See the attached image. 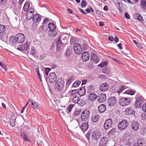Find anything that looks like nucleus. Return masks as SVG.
<instances>
[{"mask_svg": "<svg viewBox=\"0 0 146 146\" xmlns=\"http://www.w3.org/2000/svg\"><path fill=\"white\" fill-rule=\"evenodd\" d=\"M25 39V36L22 33H18L16 35L15 37L11 36L10 38V41L12 43H23Z\"/></svg>", "mask_w": 146, "mask_h": 146, "instance_id": "obj_1", "label": "nucleus"}, {"mask_svg": "<svg viewBox=\"0 0 146 146\" xmlns=\"http://www.w3.org/2000/svg\"><path fill=\"white\" fill-rule=\"evenodd\" d=\"M64 85L63 80L61 78L58 79L56 84V90L58 91H61L64 88Z\"/></svg>", "mask_w": 146, "mask_h": 146, "instance_id": "obj_2", "label": "nucleus"}, {"mask_svg": "<svg viewBox=\"0 0 146 146\" xmlns=\"http://www.w3.org/2000/svg\"><path fill=\"white\" fill-rule=\"evenodd\" d=\"M134 106L136 108H140L141 107L142 104L145 102V100L142 96H139L137 97Z\"/></svg>", "mask_w": 146, "mask_h": 146, "instance_id": "obj_3", "label": "nucleus"}, {"mask_svg": "<svg viewBox=\"0 0 146 146\" xmlns=\"http://www.w3.org/2000/svg\"><path fill=\"white\" fill-rule=\"evenodd\" d=\"M131 102L129 98H121L119 101V104L121 106H126L129 105Z\"/></svg>", "mask_w": 146, "mask_h": 146, "instance_id": "obj_4", "label": "nucleus"}, {"mask_svg": "<svg viewBox=\"0 0 146 146\" xmlns=\"http://www.w3.org/2000/svg\"><path fill=\"white\" fill-rule=\"evenodd\" d=\"M30 45V42H27L24 44L19 45L17 49L20 51H23L25 50H27L29 49Z\"/></svg>", "mask_w": 146, "mask_h": 146, "instance_id": "obj_5", "label": "nucleus"}, {"mask_svg": "<svg viewBox=\"0 0 146 146\" xmlns=\"http://www.w3.org/2000/svg\"><path fill=\"white\" fill-rule=\"evenodd\" d=\"M90 114L89 111L88 110L84 111L81 113V119L82 121H86L89 117Z\"/></svg>", "mask_w": 146, "mask_h": 146, "instance_id": "obj_6", "label": "nucleus"}, {"mask_svg": "<svg viewBox=\"0 0 146 146\" xmlns=\"http://www.w3.org/2000/svg\"><path fill=\"white\" fill-rule=\"evenodd\" d=\"M128 122L125 120H122L120 122L118 125V127L119 129L120 130H124L127 127Z\"/></svg>", "mask_w": 146, "mask_h": 146, "instance_id": "obj_7", "label": "nucleus"}, {"mask_svg": "<svg viewBox=\"0 0 146 146\" xmlns=\"http://www.w3.org/2000/svg\"><path fill=\"white\" fill-rule=\"evenodd\" d=\"M74 50L77 54H80L82 52V48L81 45L79 43L75 44L74 46Z\"/></svg>", "mask_w": 146, "mask_h": 146, "instance_id": "obj_8", "label": "nucleus"}, {"mask_svg": "<svg viewBox=\"0 0 146 146\" xmlns=\"http://www.w3.org/2000/svg\"><path fill=\"white\" fill-rule=\"evenodd\" d=\"M117 102V100L115 97H111L109 98L108 100V105L110 107H112L115 105Z\"/></svg>", "mask_w": 146, "mask_h": 146, "instance_id": "obj_9", "label": "nucleus"}, {"mask_svg": "<svg viewBox=\"0 0 146 146\" xmlns=\"http://www.w3.org/2000/svg\"><path fill=\"white\" fill-rule=\"evenodd\" d=\"M101 135V133L100 131L96 130L92 133V138L94 140H97L99 139Z\"/></svg>", "mask_w": 146, "mask_h": 146, "instance_id": "obj_10", "label": "nucleus"}, {"mask_svg": "<svg viewBox=\"0 0 146 146\" xmlns=\"http://www.w3.org/2000/svg\"><path fill=\"white\" fill-rule=\"evenodd\" d=\"M34 13V9L32 8H30L28 10L26 15V17L28 20H30L33 17Z\"/></svg>", "mask_w": 146, "mask_h": 146, "instance_id": "obj_11", "label": "nucleus"}, {"mask_svg": "<svg viewBox=\"0 0 146 146\" xmlns=\"http://www.w3.org/2000/svg\"><path fill=\"white\" fill-rule=\"evenodd\" d=\"M113 123L112 119H107L104 125V128L105 129H108L111 127Z\"/></svg>", "mask_w": 146, "mask_h": 146, "instance_id": "obj_12", "label": "nucleus"}, {"mask_svg": "<svg viewBox=\"0 0 146 146\" xmlns=\"http://www.w3.org/2000/svg\"><path fill=\"white\" fill-rule=\"evenodd\" d=\"M56 80V76L54 72H52L50 74L48 78V81L51 83H54Z\"/></svg>", "mask_w": 146, "mask_h": 146, "instance_id": "obj_13", "label": "nucleus"}, {"mask_svg": "<svg viewBox=\"0 0 146 146\" xmlns=\"http://www.w3.org/2000/svg\"><path fill=\"white\" fill-rule=\"evenodd\" d=\"M125 113L126 115H134L135 112L133 109L131 107L126 108L125 110Z\"/></svg>", "mask_w": 146, "mask_h": 146, "instance_id": "obj_14", "label": "nucleus"}, {"mask_svg": "<svg viewBox=\"0 0 146 146\" xmlns=\"http://www.w3.org/2000/svg\"><path fill=\"white\" fill-rule=\"evenodd\" d=\"M108 141V139L107 137H103L100 140L99 146H106Z\"/></svg>", "mask_w": 146, "mask_h": 146, "instance_id": "obj_15", "label": "nucleus"}, {"mask_svg": "<svg viewBox=\"0 0 146 146\" xmlns=\"http://www.w3.org/2000/svg\"><path fill=\"white\" fill-rule=\"evenodd\" d=\"M106 98V95L104 93H101L98 97V101L100 103H102L105 101Z\"/></svg>", "mask_w": 146, "mask_h": 146, "instance_id": "obj_16", "label": "nucleus"}, {"mask_svg": "<svg viewBox=\"0 0 146 146\" xmlns=\"http://www.w3.org/2000/svg\"><path fill=\"white\" fill-rule=\"evenodd\" d=\"M131 127L133 131H136L139 128V124L137 121H133L131 123Z\"/></svg>", "mask_w": 146, "mask_h": 146, "instance_id": "obj_17", "label": "nucleus"}, {"mask_svg": "<svg viewBox=\"0 0 146 146\" xmlns=\"http://www.w3.org/2000/svg\"><path fill=\"white\" fill-rule=\"evenodd\" d=\"M41 19V16L38 14H34L32 19L33 22L35 23L39 22Z\"/></svg>", "mask_w": 146, "mask_h": 146, "instance_id": "obj_18", "label": "nucleus"}, {"mask_svg": "<svg viewBox=\"0 0 146 146\" xmlns=\"http://www.w3.org/2000/svg\"><path fill=\"white\" fill-rule=\"evenodd\" d=\"M108 85L106 83L102 84L100 86V89L102 92H105L107 91L108 89Z\"/></svg>", "mask_w": 146, "mask_h": 146, "instance_id": "obj_19", "label": "nucleus"}, {"mask_svg": "<svg viewBox=\"0 0 146 146\" xmlns=\"http://www.w3.org/2000/svg\"><path fill=\"white\" fill-rule=\"evenodd\" d=\"M90 54L88 52H84L82 55V58L84 61L88 60L90 58Z\"/></svg>", "mask_w": 146, "mask_h": 146, "instance_id": "obj_20", "label": "nucleus"}, {"mask_svg": "<svg viewBox=\"0 0 146 146\" xmlns=\"http://www.w3.org/2000/svg\"><path fill=\"white\" fill-rule=\"evenodd\" d=\"M91 60L92 62L96 63H98L99 61V59L98 57L94 54H91Z\"/></svg>", "mask_w": 146, "mask_h": 146, "instance_id": "obj_21", "label": "nucleus"}, {"mask_svg": "<svg viewBox=\"0 0 146 146\" xmlns=\"http://www.w3.org/2000/svg\"><path fill=\"white\" fill-rule=\"evenodd\" d=\"M29 101L31 102L32 105V107L33 109H37L38 106V103L33 100L29 99Z\"/></svg>", "mask_w": 146, "mask_h": 146, "instance_id": "obj_22", "label": "nucleus"}, {"mask_svg": "<svg viewBox=\"0 0 146 146\" xmlns=\"http://www.w3.org/2000/svg\"><path fill=\"white\" fill-rule=\"evenodd\" d=\"M88 127V123L87 122H83L81 125L80 127L83 131H86Z\"/></svg>", "mask_w": 146, "mask_h": 146, "instance_id": "obj_23", "label": "nucleus"}, {"mask_svg": "<svg viewBox=\"0 0 146 146\" xmlns=\"http://www.w3.org/2000/svg\"><path fill=\"white\" fill-rule=\"evenodd\" d=\"M97 95L94 93H92L90 94L88 96V99L91 101H94L97 98Z\"/></svg>", "mask_w": 146, "mask_h": 146, "instance_id": "obj_24", "label": "nucleus"}, {"mask_svg": "<svg viewBox=\"0 0 146 146\" xmlns=\"http://www.w3.org/2000/svg\"><path fill=\"white\" fill-rule=\"evenodd\" d=\"M20 135L21 137L26 141L30 142L31 140L29 139L25 133L21 132L20 133Z\"/></svg>", "mask_w": 146, "mask_h": 146, "instance_id": "obj_25", "label": "nucleus"}, {"mask_svg": "<svg viewBox=\"0 0 146 146\" xmlns=\"http://www.w3.org/2000/svg\"><path fill=\"white\" fill-rule=\"evenodd\" d=\"M133 17L135 19L138 20L141 22L143 21V19L142 16L139 14H135L133 15Z\"/></svg>", "mask_w": 146, "mask_h": 146, "instance_id": "obj_26", "label": "nucleus"}, {"mask_svg": "<svg viewBox=\"0 0 146 146\" xmlns=\"http://www.w3.org/2000/svg\"><path fill=\"white\" fill-rule=\"evenodd\" d=\"M57 34V32L55 29L53 30H49L48 32V34L49 36L52 37L56 36Z\"/></svg>", "mask_w": 146, "mask_h": 146, "instance_id": "obj_27", "label": "nucleus"}, {"mask_svg": "<svg viewBox=\"0 0 146 146\" xmlns=\"http://www.w3.org/2000/svg\"><path fill=\"white\" fill-rule=\"evenodd\" d=\"M78 94L80 96H83L85 94L86 90L85 88L84 87H82L78 91Z\"/></svg>", "mask_w": 146, "mask_h": 146, "instance_id": "obj_28", "label": "nucleus"}, {"mask_svg": "<svg viewBox=\"0 0 146 146\" xmlns=\"http://www.w3.org/2000/svg\"><path fill=\"white\" fill-rule=\"evenodd\" d=\"M98 110L100 112H104L106 110L105 106L104 104L101 105L98 107Z\"/></svg>", "mask_w": 146, "mask_h": 146, "instance_id": "obj_29", "label": "nucleus"}, {"mask_svg": "<svg viewBox=\"0 0 146 146\" xmlns=\"http://www.w3.org/2000/svg\"><path fill=\"white\" fill-rule=\"evenodd\" d=\"M135 92L131 90H128L125 91L123 94H128L130 95H133L135 93Z\"/></svg>", "mask_w": 146, "mask_h": 146, "instance_id": "obj_30", "label": "nucleus"}, {"mask_svg": "<svg viewBox=\"0 0 146 146\" xmlns=\"http://www.w3.org/2000/svg\"><path fill=\"white\" fill-rule=\"evenodd\" d=\"M99 116L97 115H93L91 117L92 121L93 122H97L99 120Z\"/></svg>", "mask_w": 146, "mask_h": 146, "instance_id": "obj_31", "label": "nucleus"}, {"mask_svg": "<svg viewBox=\"0 0 146 146\" xmlns=\"http://www.w3.org/2000/svg\"><path fill=\"white\" fill-rule=\"evenodd\" d=\"M87 92L89 93L93 92L94 91V87L92 85H89L87 88Z\"/></svg>", "mask_w": 146, "mask_h": 146, "instance_id": "obj_32", "label": "nucleus"}, {"mask_svg": "<svg viewBox=\"0 0 146 146\" xmlns=\"http://www.w3.org/2000/svg\"><path fill=\"white\" fill-rule=\"evenodd\" d=\"M125 89V86H122L119 87L117 92L119 94L121 93Z\"/></svg>", "mask_w": 146, "mask_h": 146, "instance_id": "obj_33", "label": "nucleus"}, {"mask_svg": "<svg viewBox=\"0 0 146 146\" xmlns=\"http://www.w3.org/2000/svg\"><path fill=\"white\" fill-rule=\"evenodd\" d=\"M48 27L49 29V30H53L55 29L56 26L53 23H52L49 24Z\"/></svg>", "mask_w": 146, "mask_h": 146, "instance_id": "obj_34", "label": "nucleus"}, {"mask_svg": "<svg viewBox=\"0 0 146 146\" xmlns=\"http://www.w3.org/2000/svg\"><path fill=\"white\" fill-rule=\"evenodd\" d=\"M141 6L143 10L145 9L146 7V0H141Z\"/></svg>", "mask_w": 146, "mask_h": 146, "instance_id": "obj_35", "label": "nucleus"}, {"mask_svg": "<svg viewBox=\"0 0 146 146\" xmlns=\"http://www.w3.org/2000/svg\"><path fill=\"white\" fill-rule=\"evenodd\" d=\"M79 96H78L77 95H75L73 96L72 101V102L74 103H77L78 102L79 100Z\"/></svg>", "mask_w": 146, "mask_h": 146, "instance_id": "obj_36", "label": "nucleus"}, {"mask_svg": "<svg viewBox=\"0 0 146 146\" xmlns=\"http://www.w3.org/2000/svg\"><path fill=\"white\" fill-rule=\"evenodd\" d=\"M29 7L30 5L29 3L28 2H25L23 7L24 10L25 11H27L29 9Z\"/></svg>", "mask_w": 146, "mask_h": 146, "instance_id": "obj_37", "label": "nucleus"}, {"mask_svg": "<svg viewBox=\"0 0 146 146\" xmlns=\"http://www.w3.org/2000/svg\"><path fill=\"white\" fill-rule=\"evenodd\" d=\"M68 37V36L67 35L64 34L61 35L59 38H60L61 40H66L67 39Z\"/></svg>", "mask_w": 146, "mask_h": 146, "instance_id": "obj_38", "label": "nucleus"}, {"mask_svg": "<svg viewBox=\"0 0 146 146\" xmlns=\"http://www.w3.org/2000/svg\"><path fill=\"white\" fill-rule=\"evenodd\" d=\"M77 103L80 106H83L85 104V102L82 100L79 99Z\"/></svg>", "mask_w": 146, "mask_h": 146, "instance_id": "obj_39", "label": "nucleus"}, {"mask_svg": "<svg viewBox=\"0 0 146 146\" xmlns=\"http://www.w3.org/2000/svg\"><path fill=\"white\" fill-rule=\"evenodd\" d=\"M35 71L37 74L38 76V78L39 80L41 82H42V79L41 77V76L40 75V74L39 72V69L38 68H37L35 69Z\"/></svg>", "mask_w": 146, "mask_h": 146, "instance_id": "obj_40", "label": "nucleus"}, {"mask_svg": "<svg viewBox=\"0 0 146 146\" xmlns=\"http://www.w3.org/2000/svg\"><path fill=\"white\" fill-rule=\"evenodd\" d=\"M81 82L80 81H77L75 82L72 84V86L74 88L78 87L81 84Z\"/></svg>", "mask_w": 146, "mask_h": 146, "instance_id": "obj_41", "label": "nucleus"}, {"mask_svg": "<svg viewBox=\"0 0 146 146\" xmlns=\"http://www.w3.org/2000/svg\"><path fill=\"white\" fill-rule=\"evenodd\" d=\"M108 64V62H107L104 61L101 64H99L98 66L101 68H103L107 66Z\"/></svg>", "mask_w": 146, "mask_h": 146, "instance_id": "obj_42", "label": "nucleus"}, {"mask_svg": "<svg viewBox=\"0 0 146 146\" xmlns=\"http://www.w3.org/2000/svg\"><path fill=\"white\" fill-rule=\"evenodd\" d=\"M5 30V26L0 25V34L2 33Z\"/></svg>", "mask_w": 146, "mask_h": 146, "instance_id": "obj_43", "label": "nucleus"}, {"mask_svg": "<svg viewBox=\"0 0 146 146\" xmlns=\"http://www.w3.org/2000/svg\"><path fill=\"white\" fill-rule=\"evenodd\" d=\"M76 41V38L75 37L72 36L70 40V43L71 44L74 43Z\"/></svg>", "mask_w": 146, "mask_h": 146, "instance_id": "obj_44", "label": "nucleus"}, {"mask_svg": "<svg viewBox=\"0 0 146 146\" xmlns=\"http://www.w3.org/2000/svg\"><path fill=\"white\" fill-rule=\"evenodd\" d=\"M35 52V48L33 46H31V49L30 51V54L33 55L34 54V53Z\"/></svg>", "mask_w": 146, "mask_h": 146, "instance_id": "obj_45", "label": "nucleus"}, {"mask_svg": "<svg viewBox=\"0 0 146 146\" xmlns=\"http://www.w3.org/2000/svg\"><path fill=\"white\" fill-rule=\"evenodd\" d=\"M56 49L57 50L59 49L61 45V43L60 40H58L56 42Z\"/></svg>", "mask_w": 146, "mask_h": 146, "instance_id": "obj_46", "label": "nucleus"}, {"mask_svg": "<svg viewBox=\"0 0 146 146\" xmlns=\"http://www.w3.org/2000/svg\"><path fill=\"white\" fill-rule=\"evenodd\" d=\"M87 3H86V1L84 0H82L81 3V6L82 8L85 7L87 6Z\"/></svg>", "mask_w": 146, "mask_h": 146, "instance_id": "obj_47", "label": "nucleus"}, {"mask_svg": "<svg viewBox=\"0 0 146 146\" xmlns=\"http://www.w3.org/2000/svg\"><path fill=\"white\" fill-rule=\"evenodd\" d=\"M78 92V90H72L70 92V94L71 95H74L77 94Z\"/></svg>", "mask_w": 146, "mask_h": 146, "instance_id": "obj_48", "label": "nucleus"}, {"mask_svg": "<svg viewBox=\"0 0 146 146\" xmlns=\"http://www.w3.org/2000/svg\"><path fill=\"white\" fill-rule=\"evenodd\" d=\"M72 81L73 80L71 78H69L68 80H67L66 82V85L69 86L71 84Z\"/></svg>", "mask_w": 146, "mask_h": 146, "instance_id": "obj_49", "label": "nucleus"}, {"mask_svg": "<svg viewBox=\"0 0 146 146\" xmlns=\"http://www.w3.org/2000/svg\"><path fill=\"white\" fill-rule=\"evenodd\" d=\"M81 112V110L80 109H76L74 112V114L75 115H77L79 114Z\"/></svg>", "mask_w": 146, "mask_h": 146, "instance_id": "obj_50", "label": "nucleus"}, {"mask_svg": "<svg viewBox=\"0 0 146 146\" xmlns=\"http://www.w3.org/2000/svg\"><path fill=\"white\" fill-rule=\"evenodd\" d=\"M141 133L143 135L146 134V128L145 127L142 128L141 130Z\"/></svg>", "mask_w": 146, "mask_h": 146, "instance_id": "obj_51", "label": "nucleus"}, {"mask_svg": "<svg viewBox=\"0 0 146 146\" xmlns=\"http://www.w3.org/2000/svg\"><path fill=\"white\" fill-rule=\"evenodd\" d=\"M50 69L49 68H45V72L46 75H48L49 72L50 70Z\"/></svg>", "mask_w": 146, "mask_h": 146, "instance_id": "obj_52", "label": "nucleus"}, {"mask_svg": "<svg viewBox=\"0 0 146 146\" xmlns=\"http://www.w3.org/2000/svg\"><path fill=\"white\" fill-rule=\"evenodd\" d=\"M7 0H0V5H4L6 2Z\"/></svg>", "mask_w": 146, "mask_h": 146, "instance_id": "obj_53", "label": "nucleus"}, {"mask_svg": "<svg viewBox=\"0 0 146 146\" xmlns=\"http://www.w3.org/2000/svg\"><path fill=\"white\" fill-rule=\"evenodd\" d=\"M74 105H70L68 108V110L69 112H70L71 111L72 109L74 107Z\"/></svg>", "mask_w": 146, "mask_h": 146, "instance_id": "obj_54", "label": "nucleus"}, {"mask_svg": "<svg viewBox=\"0 0 146 146\" xmlns=\"http://www.w3.org/2000/svg\"><path fill=\"white\" fill-rule=\"evenodd\" d=\"M143 144V141H141L140 139H139L137 140V144L139 145H142Z\"/></svg>", "mask_w": 146, "mask_h": 146, "instance_id": "obj_55", "label": "nucleus"}, {"mask_svg": "<svg viewBox=\"0 0 146 146\" xmlns=\"http://www.w3.org/2000/svg\"><path fill=\"white\" fill-rule=\"evenodd\" d=\"M96 13L100 16L103 15V13L101 11L97 10L96 11Z\"/></svg>", "mask_w": 146, "mask_h": 146, "instance_id": "obj_56", "label": "nucleus"}, {"mask_svg": "<svg viewBox=\"0 0 146 146\" xmlns=\"http://www.w3.org/2000/svg\"><path fill=\"white\" fill-rule=\"evenodd\" d=\"M124 15L125 17L127 19H129L130 18L129 15L127 13H125Z\"/></svg>", "mask_w": 146, "mask_h": 146, "instance_id": "obj_57", "label": "nucleus"}, {"mask_svg": "<svg viewBox=\"0 0 146 146\" xmlns=\"http://www.w3.org/2000/svg\"><path fill=\"white\" fill-rule=\"evenodd\" d=\"M142 109L144 111L146 112V104L143 105L142 107Z\"/></svg>", "mask_w": 146, "mask_h": 146, "instance_id": "obj_58", "label": "nucleus"}, {"mask_svg": "<svg viewBox=\"0 0 146 146\" xmlns=\"http://www.w3.org/2000/svg\"><path fill=\"white\" fill-rule=\"evenodd\" d=\"M79 11L84 15H86L87 13L83 9L79 8Z\"/></svg>", "mask_w": 146, "mask_h": 146, "instance_id": "obj_59", "label": "nucleus"}, {"mask_svg": "<svg viewBox=\"0 0 146 146\" xmlns=\"http://www.w3.org/2000/svg\"><path fill=\"white\" fill-rule=\"evenodd\" d=\"M122 46V43H120L118 44L117 45L118 47L120 49H123Z\"/></svg>", "mask_w": 146, "mask_h": 146, "instance_id": "obj_60", "label": "nucleus"}, {"mask_svg": "<svg viewBox=\"0 0 146 146\" xmlns=\"http://www.w3.org/2000/svg\"><path fill=\"white\" fill-rule=\"evenodd\" d=\"M2 67L5 70V71H7V68L6 65L5 64L3 65Z\"/></svg>", "mask_w": 146, "mask_h": 146, "instance_id": "obj_61", "label": "nucleus"}, {"mask_svg": "<svg viewBox=\"0 0 146 146\" xmlns=\"http://www.w3.org/2000/svg\"><path fill=\"white\" fill-rule=\"evenodd\" d=\"M112 59L113 60H114L116 62H117L119 63H120V64H121V62L120 60H119L118 59H116L114 58H112Z\"/></svg>", "mask_w": 146, "mask_h": 146, "instance_id": "obj_62", "label": "nucleus"}, {"mask_svg": "<svg viewBox=\"0 0 146 146\" xmlns=\"http://www.w3.org/2000/svg\"><path fill=\"white\" fill-rule=\"evenodd\" d=\"M108 38L110 41H113L114 40L113 37L111 36H109Z\"/></svg>", "mask_w": 146, "mask_h": 146, "instance_id": "obj_63", "label": "nucleus"}, {"mask_svg": "<svg viewBox=\"0 0 146 146\" xmlns=\"http://www.w3.org/2000/svg\"><path fill=\"white\" fill-rule=\"evenodd\" d=\"M42 28L44 31L46 32L47 31V29L45 26H43Z\"/></svg>", "mask_w": 146, "mask_h": 146, "instance_id": "obj_64", "label": "nucleus"}]
</instances>
